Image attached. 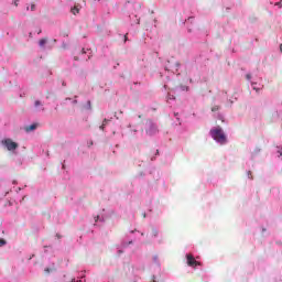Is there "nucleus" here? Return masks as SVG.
<instances>
[{
  "label": "nucleus",
  "mask_w": 282,
  "mask_h": 282,
  "mask_svg": "<svg viewBox=\"0 0 282 282\" xmlns=\"http://www.w3.org/2000/svg\"><path fill=\"white\" fill-rule=\"evenodd\" d=\"M82 54H87V52H85V48L82 50Z\"/></svg>",
  "instance_id": "dca6fc26"
},
{
  "label": "nucleus",
  "mask_w": 282,
  "mask_h": 282,
  "mask_svg": "<svg viewBox=\"0 0 282 282\" xmlns=\"http://www.w3.org/2000/svg\"><path fill=\"white\" fill-rule=\"evenodd\" d=\"M1 144L9 151H17V149H19V143L12 141V139H3L1 140Z\"/></svg>",
  "instance_id": "f03ea898"
},
{
  "label": "nucleus",
  "mask_w": 282,
  "mask_h": 282,
  "mask_svg": "<svg viewBox=\"0 0 282 282\" xmlns=\"http://www.w3.org/2000/svg\"><path fill=\"white\" fill-rule=\"evenodd\" d=\"M31 10L34 12V10H36V4H31Z\"/></svg>",
  "instance_id": "9b49d317"
},
{
  "label": "nucleus",
  "mask_w": 282,
  "mask_h": 282,
  "mask_svg": "<svg viewBox=\"0 0 282 282\" xmlns=\"http://www.w3.org/2000/svg\"><path fill=\"white\" fill-rule=\"evenodd\" d=\"M186 260H187V265H189V268H197V265H202V263L195 260V257H193V254L191 253L186 254Z\"/></svg>",
  "instance_id": "7ed1b4c3"
},
{
  "label": "nucleus",
  "mask_w": 282,
  "mask_h": 282,
  "mask_svg": "<svg viewBox=\"0 0 282 282\" xmlns=\"http://www.w3.org/2000/svg\"><path fill=\"white\" fill-rule=\"evenodd\" d=\"M1 246H6V240L0 239Z\"/></svg>",
  "instance_id": "ddd939ff"
},
{
  "label": "nucleus",
  "mask_w": 282,
  "mask_h": 282,
  "mask_svg": "<svg viewBox=\"0 0 282 282\" xmlns=\"http://www.w3.org/2000/svg\"><path fill=\"white\" fill-rule=\"evenodd\" d=\"M34 105H35V107H41V105H43V104L41 102V100H36V101L34 102Z\"/></svg>",
  "instance_id": "0eeeda50"
},
{
  "label": "nucleus",
  "mask_w": 282,
  "mask_h": 282,
  "mask_svg": "<svg viewBox=\"0 0 282 282\" xmlns=\"http://www.w3.org/2000/svg\"><path fill=\"white\" fill-rule=\"evenodd\" d=\"M70 12L72 14L76 15L78 14V12H80V9L77 6H75L74 8L70 9Z\"/></svg>",
  "instance_id": "39448f33"
},
{
  "label": "nucleus",
  "mask_w": 282,
  "mask_h": 282,
  "mask_svg": "<svg viewBox=\"0 0 282 282\" xmlns=\"http://www.w3.org/2000/svg\"><path fill=\"white\" fill-rule=\"evenodd\" d=\"M246 78H247V80H250V78H252V76L250 74H247Z\"/></svg>",
  "instance_id": "f8f14e48"
},
{
  "label": "nucleus",
  "mask_w": 282,
  "mask_h": 282,
  "mask_svg": "<svg viewBox=\"0 0 282 282\" xmlns=\"http://www.w3.org/2000/svg\"><path fill=\"white\" fill-rule=\"evenodd\" d=\"M280 52H282V44L280 45Z\"/></svg>",
  "instance_id": "a211bd4d"
},
{
  "label": "nucleus",
  "mask_w": 282,
  "mask_h": 282,
  "mask_svg": "<svg viewBox=\"0 0 282 282\" xmlns=\"http://www.w3.org/2000/svg\"><path fill=\"white\" fill-rule=\"evenodd\" d=\"M212 111H213V112L219 111V106H214V107L212 108Z\"/></svg>",
  "instance_id": "6e6552de"
},
{
  "label": "nucleus",
  "mask_w": 282,
  "mask_h": 282,
  "mask_svg": "<svg viewBox=\"0 0 282 282\" xmlns=\"http://www.w3.org/2000/svg\"><path fill=\"white\" fill-rule=\"evenodd\" d=\"M275 6H279V8H281V2H276Z\"/></svg>",
  "instance_id": "2eb2a0df"
},
{
  "label": "nucleus",
  "mask_w": 282,
  "mask_h": 282,
  "mask_svg": "<svg viewBox=\"0 0 282 282\" xmlns=\"http://www.w3.org/2000/svg\"><path fill=\"white\" fill-rule=\"evenodd\" d=\"M106 124H107V119L104 120L102 124L100 126V129H105Z\"/></svg>",
  "instance_id": "1a4fd4ad"
},
{
  "label": "nucleus",
  "mask_w": 282,
  "mask_h": 282,
  "mask_svg": "<svg viewBox=\"0 0 282 282\" xmlns=\"http://www.w3.org/2000/svg\"><path fill=\"white\" fill-rule=\"evenodd\" d=\"M47 43V37L41 39L39 42L40 47H45V44Z\"/></svg>",
  "instance_id": "423d86ee"
},
{
  "label": "nucleus",
  "mask_w": 282,
  "mask_h": 282,
  "mask_svg": "<svg viewBox=\"0 0 282 282\" xmlns=\"http://www.w3.org/2000/svg\"><path fill=\"white\" fill-rule=\"evenodd\" d=\"M154 237H158V230H154Z\"/></svg>",
  "instance_id": "f3484780"
},
{
  "label": "nucleus",
  "mask_w": 282,
  "mask_h": 282,
  "mask_svg": "<svg viewBox=\"0 0 282 282\" xmlns=\"http://www.w3.org/2000/svg\"><path fill=\"white\" fill-rule=\"evenodd\" d=\"M44 272H45V274H50V272H52V269L46 268V269L44 270Z\"/></svg>",
  "instance_id": "9d476101"
},
{
  "label": "nucleus",
  "mask_w": 282,
  "mask_h": 282,
  "mask_svg": "<svg viewBox=\"0 0 282 282\" xmlns=\"http://www.w3.org/2000/svg\"><path fill=\"white\" fill-rule=\"evenodd\" d=\"M14 6H19V0H13Z\"/></svg>",
  "instance_id": "4468645a"
},
{
  "label": "nucleus",
  "mask_w": 282,
  "mask_h": 282,
  "mask_svg": "<svg viewBox=\"0 0 282 282\" xmlns=\"http://www.w3.org/2000/svg\"><path fill=\"white\" fill-rule=\"evenodd\" d=\"M210 135H212L213 140L218 142L219 144H226V142H228V139L226 138L224 130L219 127L216 129H212Z\"/></svg>",
  "instance_id": "f257e3e1"
},
{
  "label": "nucleus",
  "mask_w": 282,
  "mask_h": 282,
  "mask_svg": "<svg viewBox=\"0 0 282 282\" xmlns=\"http://www.w3.org/2000/svg\"><path fill=\"white\" fill-rule=\"evenodd\" d=\"M39 128V123H33L31 126L25 127V131L30 133V131H35Z\"/></svg>",
  "instance_id": "20e7f679"
}]
</instances>
